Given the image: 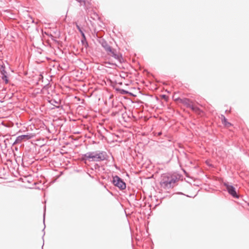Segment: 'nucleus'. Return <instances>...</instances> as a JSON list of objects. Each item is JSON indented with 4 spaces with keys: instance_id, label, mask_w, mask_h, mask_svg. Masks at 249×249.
<instances>
[{
    "instance_id": "f257e3e1",
    "label": "nucleus",
    "mask_w": 249,
    "mask_h": 249,
    "mask_svg": "<svg viewBox=\"0 0 249 249\" xmlns=\"http://www.w3.org/2000/svg\"><path fill=\"white\" fill-rule=\"evenodd\" d=\"M109 156L107 153L104 151L96 150L88 152L82 156V160L86 161L101 162L108 160Z\"/></svg>"
},
{
    "instance_id": "f03ea898",
    "label": "nucleus",
    "mask_w": 249,
    "mask_h": 249,
    "mask_svg": "<svg viewBox=\"0 0 249 249\" xmlns=\"http://www.w3.org/2000/svg\"><path fill=\"white\" fill-rule=\"evenodd\" d=\"M178 180V178L176 177H173L168 175H163L160 181V185L162 188L164 189H169L173 188L175 186V184Z\"/></svg>"
},
{
    "instance_id": "7ed1b4c3",
    "label": "nucleus",
    "mask_w": 249,
    "mask_h": 249,
    "mask_svg": "<svg viewBox=\"0 0 249 249\" xmlns=\"http://www.w3.org/2000/svg\"><path fill=\"white\" fill-rule=\"evenodd\" d=\"M111 182L114 186L117 187L121 191L126 189V183L124 179L117 175L112 176V179L111 180Z\"/></svg>"
},
{
    "instance_id": "20e7f679",
    "label": "nucleus",
    "mask_w": 249,
    "mask_h": 249,
    "mask_svg": "<svg viewBox=\"0 0 249 249\" xmlns=\"http://www.w3.org/2000/svg\"><path fill=\"white\" fill-rule=\"evenodd\" d=\"M106 53L108 55L113 57L120 64H122L124 62V59L123 57L122 54L117 51L116 49L113 48L112 47L110 49V50H108Z\"/></svg>"
},
{
    "instance_id": "39448f33",
    "label": "nucleus",
    "mask_w": 249,
    "mask_h": 249,
    "mask_svg": "<svg viewBox=\"0 0 249 249\" xmlns=\"http://www.w3.org/2000/svg\"><path fill=\"white\" fill-rule=\"evenodd\" d=\"M34 146H33V149L28 146H26L25 148V150L22 158V165L23 164L24 161L27 162L28 159H32L34 157Z\"/></svg>"
},
{
    "instance_id": "423d86ee",
    "label": "nucleus",
    "mask_w": 249,
    "mask_h": 249,
    "mask_svg": "<svg viewBox=\"0 0 249 249\" xmlns=\"http://www.w3.org/2000/svg\"><path fill=\"white\" fill-rule=\"evenodd\" d=\"M223 185L226 187V190L232 197L234 198H239L240 195L237 193L235 188L232 185L229 184L228 182H224Z\"/></svg>"
},
{
    "instance_id": "0eeeda50",
    "label": "nucleus",
    "mask_w": 249,
    "mask_h": 249,
    "mask_svg": "<svg viewBox=\"0 0 249 249\" xmlns=\"http://www.w3.org/2000/svg\"><path fill=\"white\" fill-rule=\"evenodd\" d=\"M177 100L180 101V103H182L186 106L187 107L190 108L192 110H196L198 109V107H195L192 104L191 100L187 98H178Z\"/></svg>"
},
{
    "instance_id": "6e6552de",
    "label": "nucleus",
    "mask_w": 249,
    "mask_h": 249,
    "mask_svg": "<svg viewBox=\"0 0 249 249\" xmlns=\"http://www.w3.org/2000/svg\"><path fill=\"white\" fill-rule=\"evenodd\" d=\"M33 137V135L32 134H27L21 135L18 136L15 141L12 143L13 145L16 144L18 143H19L23 140H28L31 139Z\"/></svg>"
},
{
    "instance_id": "1a4fd4ad",
    "label": "nucleus",
    "mask_w": 249,
    "mask_h": 249,
    "mask_svg": "<svg viewBox=\"0 0 249 249\" xmlns=\"http://www.w3.org/2000/svg\"><path fill=\"white\" fill-rule=\"evenodd\" d=\"M98 42L106 52L110 50V49L111 48V46H110L108 44L107 42L103 38H100L98 40Z\"/></svg>"
},
{
    "instance_id": "9d476101",
    "label": "nucleus",
    "mask_w": 249,
    "mask_h": 249,
    "mask_svg": "<svg viewBox=\"0 0 249 249\" xmlns=\"http://www.w3.org/2000/svg\"><path fill=\"white\" fill-rule=\"evenodd\" d=\"M49 102L53 106H54L52 109L54 108H62L63 107L62 105H60L61 101L60 100L57 101L54 99H51L49 100Z\"/></svg>"
},
{
    "instance_id": "9b49d317",
    "label": "nucleus",
    "mask_w": 249,
    "mask_h": 249,
    "mask_svg": "<svg viewBox=\"0 0 249 249\" xmlns=\"http://www.w3.org/2000/svg\"><path fill=\"white\" fill-rule=\"evenodd\" d=\"M81 36H82V38L81 40V43H82V45L84 46L85 47V48H86L87 49V48H88V47H89V46L88 42L87 40L86 36H85V35H84Z\"/></svg>"
},
{
    "instance_id": "f8f14e48",
    "label": "nucleus",
    "mask_w": 249,
    "mask_h": 249,
    "mask_svg": "<svg viewBox=\"0 0 249 249\" xmlns=\"http://www.w3.org/2000/svg\"><path fill=\"white\" fill-rule=\"evenodd\" d=\"M115 89L116 91H117L118 93H119L121 94H126L130 93V92L128 91L118 88H115Z\"/></svg>"
},
{
    "instance_id": "ddd939ff",
    "label": "nucleus",
    "mask_w": 249,
    "mask_h": 249,
    "mask_svg": "<svg viewBox=\"0 0 249 249\" xmlns=\"http://www.w3.org/2000/svg\"><path fill=\"white\" fill-rule=\"evenodd\" d=\"M221 119L224 125L227 126V124H230L224 115H221Z\"/></svg>"
},
{
    "instance_id": "4468645a",
    "label": "nucleus",
    "mask_w": 249,
    "mask_h": 249,
    "mask_svg": "<svg viewBox=\"0 0 249 249\" xmlns=\"http://www.w3.org/2000/svg\"><path fill=\"white\" fill-rule=\"evenodd\" d=\"M0 72L1 74H7L5 70V66L4 64L0 65Z\"/></svg>"
},
{
    "instance_id": "2eb2a0df",
    "label": "nucleus",
    "mask_w": 249,
    "mask_h": 249,
    "mask_svg": "<svg viewBox=\"0 0 249 249\" xmlns=\"http://www.w3.org/2000/svg\"><path fill=\"white\" fill-rule=\"evenodd\" d=\"M1 78L3 81H5V83L6 84H7L8 83L9 80L7 74H1Z\"/></svg>"
},
{
    "instance_id": "dca6fc26",
    "label": "nucleus",
    "mask_w": 249,
    "mask_h": 249,
    "mask_svg": "<svg viewBox=\"0 0 249 249\" xmlns=\"http://www.w3.org/2000/svg\"><path fill=\"white\" fill-rule=\"evenodd\" d=\"M76 27L77 29L80 32L81 36L85 35L82 28L77 23H76Z\"/></svg>"
},
{
    "instance_id": "f3484780",
    "label": "nucleus",
    "mask_w": 249,
    "mask_h": 249,
    "mask_svg": "<svg viewBox=\"0 0 249 249\" xmlns=\"http://www.w3.org/2000/svg\"><path fill=\"white\" fill-rule=\"evenodd\" d=\"M161 97L162 99H164L165 101H167L168 99V96L165 94H162Z\"/></svg>"
},
{
    "instance_id": "a211bd4d",
    "label": "nucleus",
    "mask_w": 249,
    "mask_h": 249,
    "mask_svg": "<svg viewBox=\"0 0 249 249\" xmlns=\"http://www.w3.org/2000/svg\"><path fill=\"white\" fill-rule=\"evenodd\" d=\"M45 213H46V206H44V213H43V223H44V224H45Z\"/></svg>"
},
{
    "instance_id": "6ab92c4d",
    "label": "nucleus",
    "mask_w": 249,
    "mask_h": 249,
    "mask_svg": "<svg viewBox=\"0 0 249 249\" xmlns=\"http://www.w3.org/2000/svg\"><path fill=\"white\" fill-rule=\"evenodd\" d=\"M106 64H108L109 65H110L111 66H116L117 65L115 64V63H114L113 62H106Z\"/></svg>"
},
{
    "instance_id": "aec40b11",
    "label": "nucleus",
    "mask_w": 249,
    "mask_h": 249,
    "mask_svg": "<svg viewBox=\"0 0 249 249\" xmlns=\"http://www.w3.org/2000/svg\"><path fill=\"white\" fill-rule=\"evenodd\" d=\"M162 133L161 131L155 134V135H157L158 136H160L162 135Z\"/></svg>"
},
{
    "instance_id": "412c9836",
    "label": "nucleus",
    "mask_w": 249,
    "mask_h": 249,
    "mask_svg": "<svg viewBox=\"0 0 249 249\" xmlns=\"http://www.w3.org/2000/svg\"><path fill=\"white\" fill-rule=\"evenodd\" d=\"M50 37H51V38L53 40H54V41H56L55 39H54V37L52 35H51L50 36Z\"/></svg>"
},
{
    "instance_id": "4be33fe9",
    "label": "nucleus",
    "mask_w": 249,
    "mask_h": 249,
    "mask_svg": "<svg viewBox=\"0 0 249 249\" xmlns=\"http://www.w3.org/2000/svg\"><path fill=\"white\" fill-rule=\"evenodd\" d=\"M176 194H178V195H184V194L181 192H177V193H176Z\"/></svg>"
},
{
    "instance_id": "5701e85b",
    "label": "nucleus",
    "mask_w": 249,
    "mask_h": 249,
    "mask_svg": "<svg viewBox=\"0 0 249 249\" xmlns=\"http://www.w3.org/2000/svg\"><path fill=\"white\" fill-rule=\"evenodd\" d=\"M130 196H133V197H135V198H136H136H137V196H135L134 195H131V194H130Z\"/></svg>"
},
{
    "instance_id": "b1692460",
    "label": "nucleus",
    "mask_w": 249,
    "mask_h": 249,
    "mask_svg": "<svg viewBox=\"0 0 249 249\" xmlns=\"http://www.w3.org/2000/svg\"><path fill=\"white\" fill-rule=\"evenodd\" d=\"M7 140H7V139H5V140H4V142L5 143V147H6V145H7V144H6V141Z\"/></svg>"
},
{
    "instance_id": "393cba45",
    "label": "nucleus",
    "mask_w": 249,
    "mask_h": 249,
    "mask_svg": "<svg viewBox=\"0 0 249 249\" xmlns=\"http://www.w3.org/2000/svg\"><path fill=\"white\" fill-rule=\"evenodd\" d=\"M232 125V124L230 123V124H227V127H229L230 126H231Z\"/></svg>"
},
{
    "instance_id": "a878e982",
    "label": "nucleus",
    "mask_w": 249,
    "mask_h": 249,
    "mask_svg": "<svg viewBox=\"0 0 249 249\" xmlns=\"http://www.w3.org/2000/svg\"><path fill=\"white\" fill-rule=\"evenodd\" d=\"M115 168H116V169H119V168L118 167V166H117L116 165H115Z\"/></svg>"
},
{
    "instance_id": "bb28decb",
    "label": "nucleus",
    "mask_w": 249,
    "mask_h": 249,
    "mask_svg": "<svg viewBox=\"0 0 249 249\" xmlns=\"http://www.w3.org/2000/svg\"><path fill=\"white\" fill-rule=\"evenodd\" d=\"M18 148L17 147H15V150H18Z\"/></svg>"
},
{
    "instance_id": "cd10ccee",
    "label": "nucleus",
    "mask_w": 249,
    "mask_h": 249,
    "mask_svg": "<svg viewBox=\"0 0 249 249\" xmlns=\"http://www.w3.org/2000/svg\"><path fill=\"white\" fill-rule=\"evenodd\" d=\"M156 98L157 100H158L159 99L158 97H156Z\"/></svg>"
},
{
    "instance_id": "c85d7f7f",
    "label": "nucleus",
    "mask_w": 249,
    "mask_h": 249,
    "mask_svg": "<svg viewBox=\"0 0 249 249\" xmlns=\"http://www.w3.org/2000/svg\"><path fill=\"white\" fill-rule=\"evenodd\" d=\"M44 235H45V232L43 233V237H42L43 239V237H44Z\"/></svg>"
},
{
    "instance_id": "c756f323",
    "label": "nucleus",
    "mask_w": 249,
    "mask_h": 249,
    "mask_svg": "<svg viewBox=\"0 0 249 249\" xmlns=\"http://www.w3.org/2000/svg\"><path fill=\"white\" fill-rule=\"evenodd\" d=\"M43 245H44V243H43ZM43 245H42V249H43Z\"/></svg>"
},
{
    "instance_id": "7c9ffc66",
    "label": "nucleus",
    "mask_w": 249,
    "mask_h": 249,
    "mask_svg": "<svg viewBox=\"0 0 249 249\" xmlns=\"http://www.w3.org/2000/svg\"><path fill=\"white\" fill-rule=\"evenodd\" d=\"M44 229H45V228H44V229H43V231H44Z\"/></svg>"
}]
</instances>
